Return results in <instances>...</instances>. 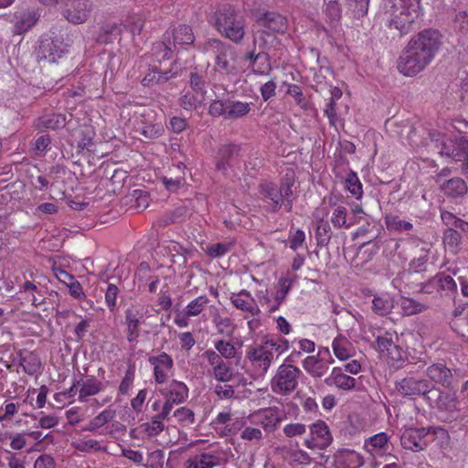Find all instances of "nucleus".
Returning <instances> with one entry per match:
<instances>
[{
	"label": "nucleus",
	"instance_id": "f257e3e1",
	"mask_svg": "<svg viewBox=\"0 0 468 468\" xmlns=\"http://www.w3.org/2000/svg\"><path fill=\"white\" fill-rule=\"evenodd\" d=\"M441 45V35L434 29H424L411 45V75L420 72L431 61Z\"/></svg>",
	"mask_w": 468,
	"mask_h": 468
},
{
	"label": "nucleus",
	"instance_id": "f03ea898",
	"mask_svg": "<svg viewBox=\"0 0 468 468\" xmlns=\"http://www.w3.org/2000/svg\"><path fill=\"white\" fill-rule=\"evenodd\" d=\"M255 27V42L260 41V45L264 47H272L276 43L277 36L285 33L287 21L284 16L269 12L257 20Z\"/></svg>",
	"mask_w": 468,
	"mask_h": 468
},
{
	"label": "nucleus",
	"instance_id": "7ed1b4c3",
	"mask_svg": "<svg viewBox=\"0 0 468 468\" xmlns=\"http://www.w3.org/2000/svg\"><path fill=\"white\" fill-rule=\"evenodd\" d=\"M214 25L222 36L233 42L238 43L244 37V21L230 7L220 8L215 13Z\"/></svg>",
	"mask_w": 468,
	"mask_h": 468
},
{
	"label": "nucleus",
	"instance_id": "20e7f679",
	"mask_svg": "<svg viewBox=\"0 0 468 468\" xmlns=\"http://www.w3.org/2000/svg\"><path fill=\"white\" fill-rule=\"evenodd\" d=\"M207 51L215 54L216 67L219 71L227 74L236 72V52L232 47L218 39H211L206 47Z\"/></svg>",
	"mask_w": 468,
	"mask_h": 468
},
{
	"label": "nucleus",
	"instance_id": "39448f33",
	"mask_svg": "<svg viewBox=\"0 0 468 468\" xmlns=\"http://www.w3.org/2000/svg\"><path fill=\"white\" fill-rule=\"evenodd\" d=\"M222 463L223 459L220 452L213 449L190 455L176 463L170 461L168 465L170 468H214L219 466Z\"/></svg>",
	"mask_w": 468,
	"mask_h": 468
},
{
	"label": "nucleus",
	"instance_id": "423d86ee",
	"mask_svg": "<svg viewBox=\"0 0 468 468\" xmlns=\"http://www.w3.org/2000/svg\"><path fill=\"white\" fill-rule=\"evenodd\" d=\"M301 371L290 364H282L271 380V389L278 394H285L295 389Z\"/></svg>",
	"mask_w": 468,
	"mask_h": 468
},
{
	"label": "nucleus",
	"instance_id": "0eeeda50",
	"mask_svg": "<svg viewBox=\"0 0 468 468\" xmlns=\"http://www.w3.org/2000/svg\"><path fill=\"white\" fill-rule=\"evenodd\" d=\"M165 399L161 410V418H167L176 404L184 402L188 397V388L182 381L172 380L168 385L159 389Z\"/></svg>",
	"mask_w": 468,
	"mask_h": 468
},
{
	"label": "nucleus",
	"instance_id": "6e6552de",
	"mask_svg": "<svg viewBox=\"0 0 468 468\" xmlns=\"http://www.w3.org/2000/svg\"><path fill=\"white\" fill-rule=\"evenodd\" d=\"M310 434L304 440V445L311 450H324L333 441L329 427L323 420H317L309 427Z\"/></svg>",
	"mask_w": 468,
	"mask_h": 468
},
{
	"label": "nucleus",
	"instance_id": "1a4fd4ad",
	"mask_svg": "<svg viewBox=\"0 0 468 468\" xmlns=\"http://www.w3.org/2000/svg\"><path fill=\"white\" fill-rule=\"evenodd\" d=\"M430 141L426 143V146L429 151L437 150L441 155H446L452 157L455 161L460 159V154L463 149H461V139L458 142H452V140H444L443 135L440 133H430Z\"/></svg>",
	"mask_w": 468,
	"mask_h": 468
},
{
	"label": "nucleus",
	"instance_id": "9d476101",
	"mask_svg": "<svg viewBox=\"0 0 468 468\" xmlns=\"http://www.w3.org/2000/svg\"><path fill=\"white\" fill-rule=\"evenodd\" d=\"M247 357L260 375H265L274 359V352L269 350L263 342L259 346L250 347Z\"/></svg>",
	"mask_w": 468,
	"mask_h": 468
},
{
	"label": "nucleus",
	"instance_id": "9b49d317",
	"mask_svg": "<svg viewBox=\"0 0 468 468\" xmlns=\"http://www.w3.org/2000/svg\"><path fill=\"white\" fill-rule=\"evenodd\" d=\"M149 363L154 369V378L156 384L163 385L173 375L174 362L166 353L149 357Z\"/></svg>",
	"mask_w": 468,
	"mask_h": 468
},
{
	"label": "nucleus",
	"instance_id": "f8f14e48",
	"mask_svg": "<svg viewBox=\"0 0 468 468\" xmlns=\"http://www.w3.org/2000/svg\"><path fill=\"white\" fill-rule=\"evenodd\" d=\"M390 437L386 432H378L368 437L364 441V449L374 459L382 458L389 454L391 444Z\"/></svg>",
	"mask_w": 468,
	"mask_h": 468
},
{
	"label": "nucleus",
	"instance_id": "ddd939ff",
	"mask_svg": "<svg viewBox=\"0 0 468 468\" xmlns=\"http://www.w3.org/2000/svg\"><path fill=\"white\" fill-rule=\"evenodd\" d=\"M329 355L328 348L319 349L316 356H307L303 362V367L304 370L314 378H321L325 375L328 370L329 364L334 363V359L330 361L324 360V356Z\"/></svg>",
	"mask_w": 468,
	"mask_h": 468
},
{
	"label": "nucleus",
	"instance_id": "4468645a",
	"mask_svg": "<svg viewBox=\"0 0 468 468\" xmlns=\"http://www.w3.org/2000/svg\"><path fill=\"white\" fill-rule=\"evenodd\" d=\"M231 303L239 310L250 316H256L261 314V309L255 302L250 292L241 290L239 292H233L230 295Z\"/></svg>",
	"mask_w": 468,
	"mask_h": 468
},
{
	"label": "nucleus",
	"instance_id": "2eb2a0df",
	"mask_svg": "<svg viewBox=\"0 0 468 468\" xmlns=\"http://www.w3.org/2000/svg\"><path fill=\"white\" fill-rule=\"evenodd\" d=\"M328 387H335L342 391H351L356 388V379L345 374L340 367H335L329 376L324 379Z\"/></svg>",
	"mask_w": 468,
	"mask_h": 468
},
{
	"label": "nucleus",
	"instance_id": "dca6fc26",
	"mask_svg": "<svg viewBox=\"0 0 468 468\" xmlns=\"http://www.w3.org/2000/svg\"><path fill=\"white\" fill-rule=\"evenodd\" d=\"M249 420L251 423L261 425L265 430H271L282 420V414L276 408H267L250 415Z\"/></svg>",
	"mask_w": 468,
	"mask_h": 468
},
{
	"label": "nucleus",
	"instance_id": "f3484780",
	"mask_svg": "<svg viewBox=\"0 0 468 468\" xmlns=\"http://www.w3.org/2000/svg\"><path fill=\"white\" fill-rule=\"evenodd\" d=\"M103 388V385L101 381L89 378L81 379L77 381L69 389V392L73 395L79 396L80 401H85L88 397L93 396L101 392Z\"/></svg>",
	"mask_w": 468,
	"mask_h": 468
},
{
	"label": "nucleus",
	"instance_id": "a211bd4d",
	"mask_svg": "<svg viewBox=\"0 0 468 468\" xmlns=\"http://www.w3.org/2000/svg\"><path fill=\"white\" fill-rule=\"evenodd\" d=\"M440 189L445 197L452 199L463 198L468 192L466 182L458 176L441 182Z\"/></svg>",
	"mask_w": 468,
	"mask_h": 468
},
{
	"label": "nucleus",
	"instance_id": "6ab92c4d",
	"mask_svg": "<svg viewBox=\"0 0 468 468\" xmlns=\"http://www.w3.org/2000/svg\"><path fill=\"white\" fill-rule=\"evenodd\" d=\"M432 431L433 435L439 433L447 434V431L441 428H412L411 427V451L420 452L424 450L428 445V440L426 439Z\"/></svg>",
	"mask_w": 468,
	"mask_h": 468
},
{
	"label": "nucleus",
	"instance_id": "aec40b11",
	"mask_svg": "<svg viewBox=\"0 0 468 468\" xmlns=\"http://www.w3.org/2000/svg\"><path fill=\"white\" fill-rule=\"evenodd\" d=\"M426 263V254L420 255L417 260L415 259L413 262H411V266L414 265L415 270L411 271V284H414L416 290L415 292H424L420 291L421 287H423L427 282L429 278H433L431 273L427 274V269L425 266Z\"/></svg>",
	"mask_w": 468,
	"mask_h": 468
},
{
	"label": "nucleus",
	"instance_id": "412c9836",
	"mask_svg": "<svg viewBox=\"0 0 468 468\" xmlns=\"http://www.w3.org/2000/svg\"><path fill=\"white\" fill-rule=\"evenodd\" d=\"M437 408L441 413L440 418L443 421L451 422L456 418L457 405L453 396L447 393H441L437 399Z\"/></svg>",
	"mask_w": 468,
	"mask_h": 468
},
{
	"label": "nucleus",
	"instance_id": "4be33fe9",
	"mask_svg": "<svg viewBox=\"0 0 468 468\" xmlns=\"http://www.w3.org/2000/svg\"><path fill=\"white\" fill-rule=\"evenodd\" d=\"M335 462L339 468H359L363 465V457L354 450L342 449L335 455Z\"/></svg>",
	"mask_w": 468,
	"mask_h": 468
},
{
	"label": "nucleus",
	"instance_id": "5701e85b",
	"mask_svg": "<svg viewBox=\"0 0 468 468\" xmlns=\"http://www.w3.org/2000/svg\"><path fill=\"white\" fill-rule=\"evenodd\" d=\"M389 26L397 29L401 36L408 34L410 28V12L406 5H401L399 8L395 5V10Z\"/></svg>",
	"mask_w": 468,
	"mask_h": 468
},
{
	"label": "nucleus",
	"instance_id": "b1692460",
	"mask_svg": "<svg viewBox=\"0 0 468 468\" xmlns=\"http://www.w3.org/2000/svg\"><path fill=\"white\" fill-rule=\"evenodd\" d=\"M332 349L335 357L340 361L347 360L355 355L353 344L342 335H338L333 340Z\"/></svg>",
	"mask_w": 468,
	"mask_h": 468
},
{
	"label": "nucleus",
	"instance_id": "393cba45",
	"mask_svg": "<svg viewBox=\"0 0 468 468\" xmlns=\"http://www.w3.org/2000/svg\"><path fill=\"white\" fill-rule=\"evenodd\" d=\"M439 287L442 290H453L456 288V283L450 275H436L433 278H429L428 282L421 287L420 291L430 294Z\"/></svg>",
	"mask_w": 468,
	"mask_h": 468
},
{
	"label": "nucleus",
	"instance_id": "a878e982",
	"mask_svg": "<svg viewBox=\"0 0 468 468\" xmlns=\"http://www.w3.org/2000/svg\"><path fill=\"white\" fill-rule=\"evenodd\" d=\"M114 417V411L111 409H105L101 413H99L96 417H94L90 421L86 424L82 430L86 431H90L94 434L101 435L104 431L101 428L107 424L110 420H112Z\"/></svg>",
	"mask_w": 468,
	"mask_h": 468
},
{
	"label": "nucleus",
	"instance_id": "bb28decb",
	"mask_svg": "<svg viewBox=\"0 0 468 468\" xmlns=\"http://www.w3.org/2000/svg\"><path fill=\"white\" fill-rule=\"evenodd\" d=\"M64 16L72 24H81L87 20L89 16L88 5L85 2L73 3L65 10Z\"/></svg>",
	"mask_w": 468,
	"mask_h": 468
},
{
	"label": "nucleus",
	"instance_id": "cd10ccee",
	"mask_svg": "<svg viewBox=\"0 0 468 468\" xmlns=\"http://www.w3.org/2000/svg\"><path fill=\"white\" fill-rule=\"evenodd\" d=\"M427 375L434 382L441 383L445 387L451 386L452 372L442 364H435L428 367Z\"/></svg>",
	"mask_w": 468,
	"mask_h": 468
},
{
	"label": "nucleus",
	"instance_id": "c85d7f7f",
	"mask_svg": "<svg viewBox=\"0 0 468 468\" xmlns=\"http://www.w3.org/2000/svg\"><path fill=\"white\" fill-rule=\"evenodd\" d=\"M331 223L335 228L350 229L357 223V220L347 216V210L343 206L334 207L331 215Z\"/></svg>",
	"mask_w": 468,
	"mask_h": 468
},
{
	"label": "nucleus",
	"instance_id": "c756f323",
	"mask_svg": "<svg viewBox=\"0 0 468 468\" xmlns=\"http://www.w3.org/2000/svg\"><path fill=\"white\" fill-rule=\"evenodd\" d=\"M246 58L250 60V65L254 73L260 75L268 74L271 69L269 56L266 53L254 55L251 52L246 56Z\"/></svg>",
	"mask_w": 468,
	"mask_h": 468
},
{
	"label": "nucleus",
	"instance_id": "7c9ffc66",
	"mask_svg": "<svg viewBox=\"0 0 468 468\" xmlns=\"http://www.w3.org/2000/svg\"><path fill=\"white\" fill-rule=\"evenodd\" d=\"M377 346L380 353L388 356L391 360L399 361L401 359V354L399 350L393 344L391 338L388 336H378Z\"/></svg>",
	"mask_w": 468,
	"mask_h": 468
},
{
	"label": "nucleus",
	"instance_id": "2f4dec72",
	"mask_svg": "<svg viewBox=\"0 0 468 468\" xmlns=\"http://www.w3.org/2000/svg\"><path fill=\"white\" fill-rule=\"evenodd\" d=\"M206 98V90H197V91H193V90L187 91L181 99L182 106L185 110L190 111L193 109H197L198 106L202 105L205 101Z\"/></svg>",
	"mask_w": 468,
	"mask_h": 468
},
{
	"label": "nucleus",
	"instance_id": "473e14b6",
	"mask_svg": "<svg viewBox=\"0 0 468 468\" xmlns=\"http://www.w3.org/2000/svg\"><path fill=\"white\" fill-rule=\"evenodd\" d=\"M126 325H127V340L130 343H133L137 341L139 337V314L137 311L127 310L125 316Z\"/></svg>",
	"mask_w": 468,
	"mask_h": 468
},
{
	"label": "nucleus",
	"instance_id": "72a5a7b5",
	"mask_svg": "<svg viewBox=\"0 0 468 468\" xmlns=\"http://www.w3.org/2000/svg\"><path fill=\"white\" fill-rule=\"evenodd\" d=\"M174 46L192 45L195 40L191 27L186 25L178 26L173 32Z\"/></svg>",
	"mask_w": 468,
	"mask_h": 468
},
{
	"label": "nucleus",
	"instance_id": "f704fd0d",
	"mask_svg": "<svg viewBox=\"0 0 468 468\" xmlns=\"http://www.w3.org/2000/svg\"><path fill=\"white\" fill-rule=\"evenodd\" d=\"M263 197L271 201L272 209H277L282 205V197L277 186L271 182H265L261 186Z\"/></svg>",
	"mask_w": 468,
	"mask_h": 468
},
{
	"label": "nucleus",
	"instance_id": "c9c22d12",
	"mask_svg": "<svg viewBox=\"0 0 468 468\" xmlns=\"http://www.w3.org/2000/svg\"><path fill=\"white\" fill-rule=\"evenodd\" d=\"M48 54H46V45H42L40 48L43 49L42 53L46 59L51 63H55L65 53L68 52L67 46L58 40H54L48 45Z\"/></svg>",
	"mask_w": 468,
	"mask_h": 468
},
{
	"label": "nucleus",
	"instance_id": "e433bc0d",
	"mask_svg": "<svg viewBox=\"0 0 468 468\" xmlns=\"http://www.w3.org/2000/svg\"><path fill=\"white\" fill-rule=\"evenodd\" d=\"M392 307L393 300L388 293H379L373 298L372 309L379 315L388 314Z\"/></svg>",
	"mask_w": 468,
	"mask_h": 468
},
{
	"label": "nucleus",
	"instance_id": "4c0bfd02",
	"mask_svg": "<svg viewBox=\"0 0 468 468\" xmlns=\"http://www.w3.org/2000/svg\"><path fill=\"white\" fill-rule=\"evenodd\" d=\"M39 16L34 11H25L16 16V31L21 34L31 28L37 21Z\"/></svg>",
	"mask_w": 468,
	"mask_h": 468
},
{
	"label": "nucleus",
	"instance_id": "58836bf2",
	"mask_svg": "<svg viewBox=\"0 0 468 468\" xmlns=\"http://www.w3.org/2000/svg\"><path fill=\"white\" fill-rule=\"evenodd\" d=\"M251 102L234 101L228 102L227 117L232 119L247 115L251 109Z\"/></svg>",
	"mask_w": 468,
	"mask_h": 468
},
{
	"label": "nucleus",
	"instance_id": "ea45409f",
	"mask_svg": "<svg viewBox=\"0 0 468 468\" xmlns=\"http://www.w3.org/2000/svg\"><path fill=\"white\" fill-rule=\"evenodd\" d=\"M72 446L76 450L84 452H100L104 450V447L100 441L90 438L77 439L72 441Z\"/></svg>",
	"mask_w": 468,
	"mask_h": 468
},
{
	"label": "nucleus",
	"instance_id": "a19ab883",
	"mask_svg": "<svg viewBox=\"0 0 468 468\" xmlns=\"http://www.w3.org/2000/svg\"><path fill=\"white\" fill-rule=\"evenodd\" d=\"M166 418H161V412L149 422L141 424L138 428L141 433L149 437L159 434L164 430L163 420Z\"/></svg>",
	"mask_w": 468,
	"mask_h": 468
},
{
	"label": "nucleus",
	"instance_id": "79ce46f5",
	"mask_svg": "<svg viewBox=\"0 0 468 468\" xmlns=\"http://www.w3.org/2000/svg\"><path fill=\"white\" fill-rule=\"evenodd\" d=\"M38 122L39 127L55 130L65 126L66 117L62 114L53 113L42 116Z\"/></svg>",
	"mask_w": 468,
	"mask_h": 468
},
{
	"label": "nucleus",
	"instance_id": "37998d69",
	"mask_svg": "<svg viewBox=\"0 0 468 468\" xmlns=\"http://www.w3.org/2000/svg\"><path fill=\"white\" fill-rule=\"evenodd\" d=\"M209 303V300L207 296L206 295H200L192 301H190L187 305L184 308V310L186 312L187 314L192 316H197L199 315L207 303Z\"/></svg>",
	"mask_w": 468,
	"mask_h": 468
},
{
	"label": "nucleus",
	"instance_id": "c03bdc74",
	"mask_svg": "<svg viewBox=\"0 0 468 468\" xmlns=\"http://www.w3.org/2000/svg\"><path fill=\"white\" fill-rule=\"evenodd\" d=\"M345 183L346 188L350 194H352L357 199L361 198L363 195L362 184L356 173L350 172L346 176Z\"/></svg>",
	"mask_w": 468,
	"mask_h": 468
},
{
	"label": "nucleus",
	"instance_id": "a18cd8bd",
	"mask_svg": "<svg viewBox=\"0 0 468 468\" xmlns=\"http://www.w3.org/2000/svg\"><path fill=\"white\" fill-rule=\"evenodd\" d=\"M213 377L221 382H228L232 378L233 371L229 363L222 362L212 369Z\"/></svg>",
	"mask_w": 468,
	"mask_h": 468
},
{
	"label": "nucleus",
	"instance_id": "49530a36",
	"mask_svg": "<svg viewBox=\"0 0 468 468\" xmlns=\"http://www.w3.org/2000/svg\"><path fill=\"white\" fill-rule=\"evenodd\" d=\"M21 365L27 374L33 375L38 371L40 361L33 353H27L21 359Z\"/></svg>",
	"mask_w": 468,
	"mask_h": 468
},
{
	"label": "nucleus",
	"instance_id": "de8ad7c7",
	"mask_svg": "<svg viewBox=\"0 0 468 468\" xmlns=\"http://www.w3.org/2000/svg\"><path fill=\"white\" fill-rule=\"evenodd\" d=\"M264 344L267 346L269 350H271L272 352L275 351L277 356L286 352L290 347L289 341L284 338L266 339Z\"/></svg>",
	"mask_w": 468,
	"mask_h": 468
},
{
	"label": "nucleus",
	"instance_id": "09e8293b",
	"mask_svg": "<svg viewBox=\"0 0 468 468\" xmlns=\"http://www.w3.org/2000/svg\"><path fill=\"white\" fill-rule=\"evenodd\" d=\"M286 87V92L294 98L296 103L302 108V109H308V102L303 97L302 89L295 84H284Z\"/></svg>",
	"mask_w": 468,
	"mask_h": 468
},
{
	"label": "nucleus",
	"instance_id": "8fccbe9b",
	"mask_svg": "<svg viewBox=\"0 0 468 468\" xmlns=\"http://www.w3.org/2000/svg\"><path fill=\"white\" fill-rule=\"evenodd\" d=\"M6 438L9 440V445L13 450H22L27 444V433L23 432H10L7 433Z\"/></svg>",
	"mask_w": 468,
	"mask_h": 468
},
{
	"label": "nucleus",
	"instance_id": "3c124183",
	"mask_svg": "<svg viewBox=\"0 0 468 468\" xmlns=\"http://www.w3.org/2000/svg\"><path fill=\"white\" fill-rule=\"evenodd\" d=\"M214 346L219 355L225 358H232L236 355V348L229 342L218 340L215 342Z\"/></svg>",
	"mask_w": 468,
	"mask_h": 468
},
{
	"label": "nucleus",
	"instance_id": "603ef678",
	"mask_svg": "<svg viewBox=\"0 0 468 468\" xmlns=\"http://www.w3.org/2000/svg\"><path fill=\"white\" fill-rule=\"evenodd\" d=\"M292 281L290 278L282 277L278 282V290L276 292L275 300L278 302V305L284 300L287 293L289 292Z\"/></svg>",
	"mask_w": 468,
	"mask_h": 468
},
{
	"label": "nucleus",
	"instance_id": "864d4df0",
	"mask_svg": "<svg viewBox=\"0 0 468 468\" xmlns=\"http://www.w3.org/2000/svg\"><path fill=\"white\" fill-rule=\"evenodd\" d=\"M387 228L389 230H408L410 229V222L401 220L398 216L389 215L386 217Z\"/></svg>",
	"mask_w": 468,
	"mask_h": 468
},
{
	"label": "nucleus",
	"instance_id": "5fc2aeb1",
	"mask_svg": "<svg viewBox=\"0 0 468 468\" xmlns=\"http://www.w3.org/2000/svg\"><path fill=\"white\" fill-rule=\"evenodd\" d=\"M292 182L289 179L283 182L279 188L282 204L286 207L287 210H290L292 207Z\"/></svg>",
	"mask_w": 468,
	"mask_h": 468
},
{
	"label": "nucleus",
	"instance_id": "6e6d98bb",
	"mask_svg": "<svg viewBox=\"0 0 468 468\" xmlns=\"http://www.w3.org/2000/svg\"><path fill=\"white\" fill-rule=\"evenodd\" d=\"M456 229H457L448 228L444 232L443 242L452 248L457 249L461 242L462 237Z\"/></svg>",
	"mask_w": 468,
	"mask_h": 468
},
{
	"label": "nucleus",
	"instance_id": "4d7b16f0",
	"mask_svg": "<svg viewBox=\"0 0 468 468\" xmlns=\"http://www.w3.org/2000/svg\"><path fill=\"white\" fill-rule=\"evenodd\" d=\"M433 383L428 380H417L411 384V395H426L432 391Z\"/></svg>",
	"mask_w": 468,
	"mask_h": 468
},
{
	"label": "nucleus",
	"instance_id": "13d9d810",
	"mask_svg": "<svg viewBox=\"0 0 468 468\" xmlns=\"http://www.w3.org/2000/svg\"><path fill=\"white\" fill-rule=\"evenodd\" d=\"M305 241V233L302 229H296L294 232H291L289 237L290 248L293 250H297L301 248Z\"/></svg>",
	"mask_w": 468,
	"mask_h": 468
},
{
	"label": "nucleus",
	"instance_id": "bf43d9fd",
	"mask_svg": "<svg viewBox=\"0 0 468 468\" xmlns=\"http://www.w3.org/2000/svg\"><path fill=\"white\" fill-rule=\"evenodd\" d=\"M128 23L131 32L133 35L139 34L142 31L144 25V16L141 14H133L129 16Z\"/></svg>",
	"mask_w": 468,
	"mask_h": 468
},
{
	"label": "nucleus",
	"instance_id": "052dcab7",
	"mask_svg": "<svg viewBox=\"0 0 468 468\" xmlns=\"http://www.w3.org/2000/svg\"><path fill=\"white\" fill-rule=\"evenodd\" d=\"M216 327L220 334L230 335L234 331V324L228 317H219L216 320Z\"/></svg>",
	"mask_w": 468,
	"mask_h": 468
},
{
	"label": "nucleus",
	"instance_id": "680f3d73",
	"mask_svg": "<svg viewBox=\"0 0 468 468\" xmlns=\"http://www.w3.org/2000/svg\"><path fill=\"white\" fill-rule=\"evenodd\" d=\"M262 437V432L260 429L246 426L241 433L240 438L250 441H259Z\"/></svg>",
	"mask_w": 468,
	"mask_h": 468
},
{
	"label": "nucleus",
	"instance_id": "e2e57ef3",
	"mask_svg": "<svg viewBox=\"0 0 468 468\" xmlns=\"http://www.w3.org/2000/svg\"><path fill=\"white\" fill-rule=\"evenodd\" d=\"M454 27L462 34L468 32V13L466 11H460L456 14L454 18Z\"/></svg>",
	"mask_w": 468,
	"mask_h": 468
},
{
	"label": "nucleus",
	"instance_id": "0e129e2a",
	"mask_svg": "<svg viewBox=\"0 0 468 468\" xmlns=\"http://www.w3.org/2000/svg\"><path fill=\"white\" fill-rule=\"evenodd\" d=\"M164 128L160 123H154L143 128L142 134L149 139L157 138L162 135Z\"/></svg>",
	"mask_w": 468,
	"mask_h": 468
},
{
	"label": "nucleus",
	"instance_id": "69168bd1",
	"mask_svg": "<svg viewBox=\"0 0 468 468\" xmlns=\"http://www.w3.org/2000/svg\"><path fill=\"white\" fill-rule=\"evenodd\" d=\"M69 292L72 297L77 300H84L86 294L82 289L81 284L75 279L67 285Z\"/></svg>",
	"mask_w": 468,
	"mask_h": 468
},
{
	"label": "nucleus",
	"instance_id": "338daca9",
	"mask_svg": "<svg viewBox=\"0 0 468 468\" xmlns=\"http://www.w3.org/2000/svg\"><path fill=\"white\" fill-rule=\"evenodd\" d=\"M461 154L460 159H457V161L463 162L462 169L463 173L468 176V140L466 139H461Z\"/></svg>",
	"mask_w": 468,
	"mask_h": 468
},
{
	"label": "nucleus",
	"instance_id": "774afa93",
	"mask_svg": "<svg viewBox=\"0 0 468 468\" xmlns=\"http://www.w3.org/2000/svg\"><path fill=\"white\" fill-rule=\"evenodd\" d=\"M34 468H55V462L50 455H40L34 463Z\"/></svg>",
	"mask_w": 468,
	"mask_h": 468
}]
</instances>
